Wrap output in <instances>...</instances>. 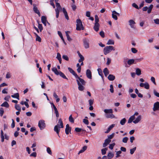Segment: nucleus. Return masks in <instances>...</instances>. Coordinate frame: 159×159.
Instances as JSON below:
<instances>
[{"mask_svg":"<svg viewBox=\"0 0 159 159\" xmlns=\"http://www.w3.org/2000/svg\"><path fill=\"white\" fill-rule=\"evenodd\" d=\"M76 81L78 85V89L79 90L81 91L83 90L84 89V85H85L86 82L84 80L80 77L77 79Z\"/></svg>","mask_w":159,"mask_h":159,"instance_id":"obj_1","label":"nucleus"},{"mask_svg":"<svg viewBox=\"0 0 159 159\" xmlns=\"http://www.w3.org/2000/svg\"><path fill=\"white\" fill-rule=\"evenodd\" d=\"M76 22V30L79 31L81 30H83L84 29V27L82 24L81 20L80 19H77Z\"/></svg>","mask_w":159,"mask_h":159,"instance_id":"obj_2","label":"nucleus"},{"mask_svg":"<svg viewBox=\"0 0 159 159\" xmlns=\"http://www.w3.org/2000/svg\"><path fill=\"white\" fill-rule=\"evenodd\" d=\"M112 50L114 51L115 50L113 46H106L103 49L104 54L106 55L111 52Z\"/></svg>","mask_w":159,"mask_h":159,"instance_id":"obj_3","label":"nucleus"},{"mask_svg":"<svg viewBox=\"0 0 159 159\" xmlns=\"http://www.w3.org/2000/svg\"><path fill=\"white\" fill-rule=\"evenodd\" d=\"M106 114L105 116L107 118H113L115 117V116L112 114V110H104Z\"/></svg>","mask_w":159,"mask_h":159,"instance_id":"obj_4","label":"nucleus"},{"mask_svg":"<svg viewBox=\"0 0 159 159\" xmlns=\"http://www.w3.org/2000/svg\"><path fill=\"white\" fill-rule=\"evenodd\" d=\"M38 126L40 130L43 129L45 127V124L44 121L43 120H39L38 123Z\"/></svg>","mask_w":159,"mask_h":159,"instance_id":"obj_5","label":"nucleus"},{"mask_svg":"<svg viewBox=\"0 0 159 159\" xmlns=\"http://www.w3.org/2000/svg\"><path fill=\"white\" fill-rule=\"evenodd\" d=\"M153 7V5L152 4H151L148 7L146 6L143 7V10L144 11H146L148 10L147 12L149 14L151 12Z\"/></svg>","mask_w":159,"mask_h":159,"instance_id":"obj_6","label":"nucleus"},{"mask_svg":"<svg viewBox=\"0 0 159 159\" xmlns=\"http://www.w3.org/2000/svg\"><path fill=\"white\" fill-rule=\"evenodd\" d=\"M89 40L87 39L84 38L83 39V43L84 47L85 48H89Z\"/></svg>","mask_w":159,"mask_h":159,"instance_id":"obj_7","label":"nucleus"},{"mask_svg":"<svg viewBox=\"0 0 159 159\" xmlns=\"http://www.w3.org/2000/svg\"><path fill=\"white\" fill-rule=\"evenodd\" d=\"M42 22L44 24L45 26H46V22H47L49 25L50 24L47 20V17L45 16H42L41 17V19Z\"/></svg>","mask_w":159,"mask_h":159,"instance_id":"obj_8","label":"nucleus"},{"mask_svg":"<svg viewBox=\"0 0 159 159\" xmlns=\"http://www.w3.org/2000/svg\"><path fill=\"white\" fill-rule=\"evenodd\" d=\"M71 127L69 126V124H67L66 125V128L65 129V132L66 134L67 135L69 134V132L71 133Z\"/></svg>","mask_w":159,"mask_h":159,"instance_id":"obj_9","label":"nucleus"},{"mask_svg":"<svg viewBox=\"0 0 159 159\" xmlns=\"http://www.w3.org/2000/svg\"><path fill=\"white\" fill-rule=\"evenodd\" d=\"M33 6L34 11L35 13L38 14V15L39 16H41V14L39 11L38 10L37 7L36 6V5L35 4H33Z\"/></svg>","mask_w":159,"mask_h":159,"instance_id":"obj_10","label":"nucleus"},{"mask_svg":"<svg viewBox=\"0 0 159 159\" xmlns=\"http://www.w3.org/2000/svg\"><path fill=\"white\" fill-rule=\"evenodd\" d=\"M86 75L87 77L90 79H91L92 78V73L90 70L88 69L86 70Z\"/></svg>","mask_w":159,"mask_h":159,"instance_id":"obj_11","label":"nucleus"},{"mask_svg":"<svg viewBox=\"0 0 159 159\" xmlns=\"http://www.w3.org/2000/svg\"><path fill=\"white\" fill-rule=\"evenodd\" d=\"M111 142V140L109 139H107L105 140L104 143L103 144V147H106Z\"/></svg>","mask_w":159,"mask_h":159,"instance_id":"obj_12","label":"nucleus"},{"mask_svg":"<svg viewBox=\"0 0 159 159\" xmlns=\"http://www.w3.org/2000/svg\"><path fill=\"white\" fill-rule=\"evenodd\" d=\"M60 128H61L60 126H59V124H57V125H55L54 127V130L58 134H59V133L60 130Z\"/></svg>","mask_w":159,"mask_h":159,"instance_id":"obj_13","label":"nucleus"},{"mask_svg":"<svg viewBox=\"0 0 159 159\" xmlns=\"http://www.w3.org/2000/svg\"><path fill=\"white\" fill-rule=\"evenodd\" d=\"M99 26L100 25L98 23H95L93 28L96 31L98 32V31Z\"/></svg>","mask_w":159,"mask_h":159,"instance_id":"obj_14","label":"nucleus"},{"mask_svg":"<svg viewBox=\"0 0 159 159\" xmlns=\"http://www.w3.org/2000/svg\"><path fill=\"white\" fill-rule=\"evenodd\" d=\"M115 125L112 124L108 128L107 130L105 132V133L107 134L109 133L110 131L114 127Z\"/></svg>","mask_w":159,"mask_h":159,"instance_id":"obj_15","label":"nucleus"},{"mask_svg":"<svg viewBox=\"0 0 159 159\" xmlns=\"http://www.w3.org/2000/svg\"><path fill=\"white\" fill-rule=\"evenodd\" d=\"M57 75H59L61 77L64 79L68 80L67 78L66 77L65 75L62 72L59 71Z\"/></svg>","mask_w":159,"mask_h":159,"instance_id":"obj_16","label":"nucleus"},{"mask_svg":"<svg viewBox=\"0 0 159 159\" xmlns=\"http://www.w3.org/2000/svg\"><path fill=\"white\" fill-rule=\"evenodd\" d=\"M153 109H159V102H157L154 104Z\"/></svg>","mask_w":159,"mask_h":159,"instance_id":"obj_17","label":"nucleus"},{"mask_svg":"<svg viewBox=\"0 0 159 159\" xmlns=\"http://www.w3.org/2000/svg\"><path fill=\"white\" fill-rule=\"evenodd\" d=\"M63 12L66 18L68 20L69 19V16L68 15L67 13L64 8H63Z\"/></svg>","mask_w":159,"mask_h":159,"instance_id":"obj_18","label":"nucleus"},{"mask_svg":"<svg viewBox=\"0 0 159 159\" xmlns=\"http://www.w3.org/2000/svg\"><path fill=\"white\" fill-rule=\"evenodd\" d=\"M87 146H84L82 148V149L79 151L78 154L79 155L80 153H82L84 152L87 149Z\"/></svg>","mask_w":159,"mask_h":159,"instance_id":"obj_19","label":"nucleus"},{"mask_svg":"<svg viewBox=\"0 0 159 159\" xmlns=\"http://www.w3.org/2000/svg\"><path fill=\"white\" fill-rule=\"evenodd\" d=\"M108 79L110 81H113L114 80L115 78V76L113 75H109L108 76Z\"/></svg>","mask_w":159,"mask_h":159,"instance_id":"obj_20","label":"nucleus"},{"mask_svg":"<svg viewBox=\"0 0 159 159\" xmlns=\"http://www.w3.org/2000/svg\"><path fill=\"white\" fill-rule=\"evenodd\" d=\"M57 32H58V34L59 35V36L61 37V39H62V40L63 41V42L65 44V45H66V42H65V40H64V38H63V37L62 36V34L61 32L60 31H58Z\"/></svg>","mask_w":159,"mask_h":159,"instance_id":"obj_21","label":"nucleus"},{"mask_svg":"<svg viewBox=\"0 0 159 159\" xmlns=\"http://www.w3.org/2000/svg\"><path fill=\"white\" fill-rule=\"evenodd\" d=\"M129 25L132 28H134V26L133 25L135 23L132 20H130L129 21Z\"/></svg>","mask_w":159,"mask_h":159,"instance_id":"obj_22","label":"nucleus"},{"mask_svg":"<svg viewBox=\"0 0 159 159\" xmlns=\"http://www.w3.org/2000/svg\"><path fill=\"white\" fill-rule=\"evenodd\" d=\"M56 58L58 60L60 63L61 64V55L60 53H57Z\"/></svg>","mask_w":159,"mask_h":159,"instance_id":"obj_23","label":"nucleus"},{"mask_svg":"<svg viewBox=\"0 0 159 159\" xmlns=\"http://www.w3.org/2000/svg\"><path fill=\"white\" fill-rule=\"evenodd\" d=\"M103 72L105 76H107V75L109 73V71L108 70L107 68H105L104 69Z\"/></svg>","mask_w":159,"mask_h":159,"instance_id":"obj_24","label":"nucleus"},{"mask_svg":"<svg viewBox=\"0 0 159 159\" xmlns=\"http://www.w3.org/2000/svg\"><path fill=\"white\" fill-rule=\"evenodd\" d=\"M59 125V126H60L61 128H63L64 127L63 122L62 119L61 118L59 119L58 120V124Z\"/></svg>","mask_w":159,"mask_h":159,"instance_id":"obj_25","label":"nucleus"},{"mask_svg":"<svg viewBox=\"0 0 159 159\" xmlns=\"http://www.w3.org/2000/svg\"><path fill=\"white\" fill-rule=\"evenodd\" d=\"M141 116H139L135 119V120L133 121V122L135 124H136L138 123L140 120H141Z\"/></svg>","mask_w":159,"mask_h":159,"instance_id":"obj_26","label":"nucleus"},{"mask_svg":"<svg viewBox=\"0 0 159 159\" xmlns=\"http://www.w3.org/2000/svg\"><path fill=\"white\" fill-rule=\"evenodd\" d=\"M159 112L158 110H152L151 112V113L152 115H156Z\"/></svg>","mask_w":159,"mask_h":159,"instance_id":"obj_27","label":"nucleus"},{"mask_svg":"<svg viewBox=\"0 0 159 159\" xmlns=\"http://www.w3.org/2000/svg\"><path fill=\"white\" fill-rule=\"evenodd\" d=\"M1 106L7 108H8L9 107V105L7 102H4L1 105Z\"/></svg>","mask_w":159,"mask_h":159,"instance_id":"obj_28","label":"nucleus"},{"mask_svg":"<svg viewBox=\"0 0 159 159\" xmlns=\"http://www.w3.org/2000/svg\"><path fill=\"white\" fill-rule=\"evenodd\" d=\"M11 97L13 98H15L19 100V94L18 93H15L13 95H11Z\"/></svg>","mask_w":159,"mask_h":159,"instance_id":"obj_29","label":"nucleus"},{"mask_svg":"<svg viewBox=\"0 0 159 159\" xmlns=\"http://www.w3.org/2000/svg\"><path fill=\"white\" fill-rule=\"evenodd\" d=\"M136 74L138 75H140L141 74V70L139 68L136 69Z\"/></svg>","mask_w":159,"mask_h":159,"instance_id":"obj_30","label":"nucleus"},{"mask_svg":"<svg viewBox=\"0 0 159 159\" xmlns=\"http://www.w3.org/2000/svg\"><path fill=\"white\" fill-rule=\"evenodd\" d=\"M135 117L134 115H133L131 116L129 119L128 121V123H130L132 122L135 119Z\"/></svg>","mask_w":159,"mask_h":159,"instance_id":"obj_31","label":"nucleus"},{"mask_svg":"<svg viewBox=\"0 0 159 159\" xmlns=\"http://www.w3.org/2000/svg\"><path fill=\"white\" fill-rule=\"evenodd\" d=\"M134 60L133 59H131L127 61V63L128 65H130L134 63Z\"/></svg>","mask_w":159,"mask_h":159,"instance_id":"obj_32","label":"nucleus"},{"mask_svg":"<svg viewBox=\"0 0 159 159\" xmlns=\"http://www.w3.org/2000/svg\"><path fill=\"white\" fill-rule=\"evenodd\" d=\"M70 31H67L66 32V34L67 40L69 41H70L72 40V39L70 38L69 35L68 33H70Z\"/></svg>","mask_w":159,"mask_h":159,"instance_id":"obj_33","label":"nucleus"},{"mask_svg":"<svg viewBox=\"0 0 159 159\" xmlns=\"http://www.w3.org/2000/svg\"><path fill=\"white\" fill-rule=\"evenodd\" d=\"M98 71L99 75H100L102 79H103V75L102 70L100 68H98Z\"/></svg>","mask_w":159,"mask_h":159,"instance_id":"obj_34","label":"nucleus"},{"mask_svg":"<svg viewBox=\"0 0 159 159\" xmlns=\"http://www.w3.org/2000/svg\"><path fill=\"white\" fill-rule=\"evenodd\" d=\"M56 4V6L57 8H59V9H61V7L60 6V4L58 2V0H54Z\"/></svg>","mask_w":159,"mask_h":159,"instance_id":"obj_35","label":"nucleus"},{"mask_svg":"<svg viewBox=\"0 0 159 159\" xmlns=\"http://www.w3.org/2000/svg\"><path fill=\"white\" fill-rule=\"evenodd\" d=\"M114 155L111 152H110L108 153L107 155L108 158V159H111L114 157Z\"/></svg>","mask_w":159,"mask_h":159,"instance_id":"obj_36","label":"nucleus"},{"mask_svg":"<svg viewBox=\"0 0 159 159\" xmlns=\"http://www.w3.org/2000/svg\"><path fill=\"white\" fill-rule=\"evenodd\" d=\"M34 34L36 36V41H38L39 42H41V38L36 33Z\"/></svg>","mask_w":159,"mask_h":159,"instance_id":"obj_37","label":"nucleus"},{"mask_svg":"<svg viewBox=\"0 0 159 159\" xmlns=\"http://www.w3.org/2000/svg\"><path fill=\"white\" fill-rule=\"evenodd\" d=\"M53 96L56 99L57 102L59 101L60 99L58 98V96L55 92H54L53 93Z\"/></svg>","mask_w":159,"mask_h":159,"instance_id":"obj_38","label":"nucleus"},{"mask_svg":"<svg viewBox=\"0 0 159 159\" xmlns=\"http://www.w3.org/2000/svg\"><path fill=\"white\" fill-rule=\"evenodd\" d=\"M126 121V119L125 118H124L120 121V124L122 125H124Z\"/></svg>","mask_w":159,"mask_h":159,"instance_id":"obj_39","label":"nucleus"},{"mask_svg":"<svg viewBox=\"0 0 159 159\" xmlns=\"http://www.w3.org/2000/svg\"><path fill=\"white\" fill-rule=\"evenodd\" d=\"M114 44V41L111 39L109 40L107 43V44H108V45H109V44L113 45V44Z\"/></svg>","mask_w":159,"mask_h":159,"instance_id":"obj_40","label":"nucleus"},{"mask_svg":"<svg viewBox=\"0 0 159 159\" xmlns=\"http://www.w3.org/2000/svg\"><path fill=\"white\" fill-rule=\"evenodd\" d=\"M69 121L72 123H74V119L72 117V116L71 115L69 118Z\"/></svg>","mask_w":159,"mask_h":159,"instance_id":"obj_41","label":"nucleus"},{"mask_svg":"<svg viewBox=\"0 0 159 159\" xmlns=\"http://www.w3.org/2000/svg\"><path fill=\"white\" fill-rule=\"evenodd\" d=\"M52 70L54 72L55 74L57 75L59 71H58L56 68H53L52 69Z\"/></svg>","mask_w":159,"mask_h":159,"instance_id":"obj_42","label":"nucleus"},{"mask_svg":"<svg viewBox=\"0 0 159 159\" xmlns=\"http://www.w3.org/2000/svg\"><path fill=\"white\" fill-rule=\"evenodd\" d=\"M95 23H98L99 21V18L97 15H95Z\"/></svg>","mask_w":159,"mask_h":159,"instance_id":"obj_43","label":"nucleus"},{"mask_svg":"<svg viewBox=\"0 0 159 159\" xmlns=\"http://www.w3.org/2000/svg\"><path fill=\"white\" fill-rule=\"evenodd\" d=\"M144 87L146 89H149V85L148 83L147 82H146Z\"/></svg>","mask_w":159,"mask_h":159,"instance_id":"obj_44","label":"nucleus"},{"mask_svg":"<svg viewBox=\"0 0 159 159\" xmlns=\"http://www.w3.org/2000/svg\"><path fill=\"white\" fill-rule=\"evenodd\" d=\"M136 147H135L134 148H133L130 149V153L131 154H133L134 153V151H135V150H136Z\"/></svg>","mask_w":159,"mask_h":159,"instance_id":"obj_45","label":"nucleus"},{"mask_svg":"<svg viewBox=\"0 0 159 159\" xmlns=\"http://www.w3.org/2000/svg\"><path fill=\"white\" fill-rule=\"evenodd\" d=\"M128 140V138L127 137H125L123 139L122 142L124 143H127Z\"/></svg>","mask_w":159,"mask_h":159,"instance_id":"obj_46","label":"nucleus"},{"mask_svg":"<svg viewBox=\"0 0 159 159\" xmlns=\"http://www.w3.org/2000/svg\"><path fill=\"white\" fill-rule=\"evenodd\" d=\"M38 27L39 30L40 32H41L43 29V27L42 25L41 24L39 23Z\"/></svg>","mask_w":159,"mask_h":159,"instance_id":"obj_47","label":"nucleus"},{"mask_svg":"<svg viewBox=\"0 0 159 159\" xmlns=\"http://www.w3.org/2000/svg\"><path fill=\"white\" fill-rule=\"evenodd\" d=\"M112 17L115 20H117L118 19L115 13H112Z\"/></svg>","mask_w":159,"mask_h":159,"instance_id":"obj_48","label":"nucleus"},{"mask_svg":"<svg viewBox=\"0 0 159 159\" xmlns=\"http://www.w3.org/2000/svg\"><path fill=\"white\" fill-rule=\"evenodd\" d=\"M115 135V133H112L111 135H109V136H108V139H109L111 140V139H112Z\"/></svg>","mask_w":159,"mask_h":159,"instance_id":"obj_49","label":"nucleus"},{"mask_svg":"<svg viewBox=\"0 0 159 159\" xmlns=\"http://www.w3.org/2000/svg\"><path fill=\"white\" fill-rule=\"evenodd\" d=\"M62 58L67 61H69V57H68L67 56V55H63L62 56Z\"/></svg>","mask_w":159,"mask_h":159,"instance_id":"obj_50","label":"nucleus"},{"mask_svg":"<svg viewBox=\"0 0 159 159\" xmlns=\"http://www.w3.org/2000/svg\"><path fill=\"white\" fill-rule=\"evenodd\" d=\"M79 57L80 58L79 60V62L83 61L84 60V58L83 56L80 55Z\"/></svg>","mask_w":159,"mask_h":159,"instance_id":"obj_51","label":"nucleus"},{"mask_svg":"<svg viewBox=\"0 0 159 159\" xmlns=\"http://www.w3.org/2000/svg\"><path fill=\"white\" fill-rule=\"evenodd\" d=\"M110 92L112 93H113L114 92V89L113 86L112 84H111L110 85Z\"/></svg>","mask_w":159,"mask_h":159,"instance_id":"obj_52","label":"nucleus"},{"mask_svg":"<svg viewBox=\"0 0 159 159\" xmlns=\"http://www.w3.org/2000/svg\"><path fill=\"white\" fill-rule=\"evenodd\" d=\"M115 145V143L110 144L109 147V148L111 149H112Z\"/></svg>","mask_w":159,"mask_h":159,"instance_id":"obj_53","label":"nucleus"},{"mask_svg":"<svg viewBox=\"0 0 159 159\" xmlns=\"http://www.w3.org/2000/svg\"><path fill=\"white\" fill-rule=\"evenodd\" d=\"M153 20L155 24L159 25V19L157 18L154 20Z\"/></svg>","mask_w":159,"mask_h":159,"instance_id":"obj_54","label":"nucleus"},{"mask_svg":"<svg viewBox=\"0 0 159 159\" xmlns=\"http://www.w3.org/2000/svg\"><path fill=\"white\" fill-rule=\"evenodd\" d=\"M151 81L153 82V84H155L156 85V83L155 82V78L153 77H152L151 78Z\"/></svg>","mask_w":159,"mask_h":159,"instance_id":"obj_55","label":"nucleus"},{"mask_svg":"<svg viewBox=\"0 0 159 159\" xmlns=\"http://www.w3.org/2000/svg\"><path fill=\"white\" fill-rule=\"evenodd\" d=\"M131 49L132 52L134 53H136L138 52L137 50L134 48H132Z\"/></svg>","mask_w":159,"mask_h":159,"instance_id":"obj_56","label":"nucleus"},{"mask_svg":"<svg viewBox=\"0 0 159 159\" xmlns=\"http://www.w3.org/2000/svg\"><path fill=\"white\" fill-rule=\"evenodd\" d=\"M82 130V129L81 128H80L78 127H76L75 129V131L77 132H80Z\"/></svg>","mask_w":159,"mask_h":159,"instance_id":"obj_57","label":"nucleus"},{"mask_svg":"<svg viewBox=\"0 0 159 159\" xmlns=\"http://www.w3.org/2000/svg\"><path fill=\"white\" fill-rule=\"evenodd\" d=\"M83 122L86 125H88L89 124V121L88 120L84 119L83 120Z\"/></svg>","mask_w":159,"mask_h":159,"instance_id":"obj_58","label":"nucleus"},{"mask_svg":"<svg viewBox=\"0 0 159 159\" xmlns=\"http://www.w3.org/2000/svg\"><path fill=\"white\" fill-rule=\"evenodd\" d=\"M153 93L157 97L159 98V93H157L155 90H153Z\"/></svg>","mask_w":159,"mask_h":159,"instance_id":"obj_59","label":"nucleus"},{"mask_svg":"<svg viewBox=\"0 0 159 159\" xmlns=\"http://www.w3.org/2000/svg\"><path fill=\"white\" fill-rule=\"evenodd\" d=\"M99 34L102 38L104 37L105 34H104V33L103 31H102L101 32H100L99 33Z\"/></svg>","mask_w":159,"mask_h":159,"instance_id":"obj_60","label":"nucleus"},{"mask_svg":"<svg viewBox=\"0 0 159 159\" xmlns=\"http://www.w3.org/2000/svg\"><path fill=\"white\" fill-rule=\"evenodd\" d=\"M132 6L133 7L137 9H139V8L138 5L135 3H133L132 4Z\"/></svg>","mask_w":159,"mask_h":159,"instance_id":"obj_61","label":"nucleus"},{"mask_svg":"<svg viewBox=\"0 0 159 159\" xmlns=\"http://www.w3.org/2000/svg\"><path fill=\"white\" fill-rule=\"evenodd\" d=\"M71 7L73 11H75L76 8V6L74 4H72Z\"/></svg>","mask_w":159,"mask_h":159,"instance_id":"obj_62","label":"nucleus"},{"mask_svg":"<svg viewBox=\"0 0 159 159\" xmlns=\"http://www.w3.org/2000/svg\"><path fill=\"white\" fill-rule=\"evenodd\" d=\"M55 113L56 114V117L58 118L59 116V114L57 110H55Z\"/></svg>","mask_w":159,"mask_h":159,"instance_id":"obj_63","label":"nucleus"},{"mask_svg":"<svg viewBox=\"0 0 159 159\" xmlns=\"http://www.w3.org/2000/svg\"><path fill=\"white\" fill-rule=\"evenodd\" d=\"M37 154L36 152H33L30 155V156L33 157H36Z\"/></svg>","mask_w":159,"mask_h":159,"instance_id":"obj_64","label":"nucleus"}]
</instances>
